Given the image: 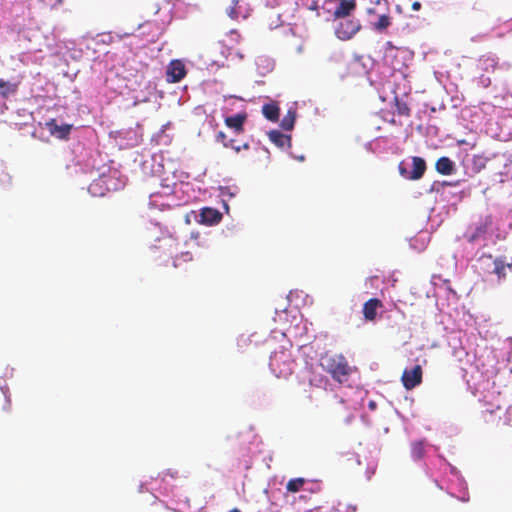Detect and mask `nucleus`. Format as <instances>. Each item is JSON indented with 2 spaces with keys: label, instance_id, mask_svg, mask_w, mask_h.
<instances>
[{
  "label": "nucleus",
  "instance_id": "24",
  "mask_svg": "<svg viewBox=\"0 0 512 512\" xmlns=\"http://www.w3.org/2000/svg\"><path fill=\"white\" fill-rule=\"evenodd\" d=\"M295 123V113L289 111L281 120L280 126L284 130H292Z\"/></svg>",
  "mask_w": 512,
  "mask_h": 512
},
{
  "label": "nucleus",
  "instance_id": "12",
  "mask_svg": "<svg viewBox=\"0 0 512 512\" xmlns=\"http://www.w3.org/2000/svg\"><path fill=\"white\" fill-rule=\"evenodd\" d=\"M412 166L410 180H419L423 177L426 171V162L423 158L414 156L412 157Z\"/></svg>",
  "mask_w": 512,
  "mask_h": 512
},
{
  "label": "nucleus",
  "instance_id": "29",
  "mask_svg": "<svg viewBox=\"0 0 512 512\" xmlns=\"http://www.w3.org/2000/svg\"><path fill=\"white\" fill-rule=\"evenodd\" d=\"M412 9H413L414 11H418V10H420V9H421V3H420V2H418V1L413 2V3H412Z\"/></svg>",
  "mask_w": 512,
  "mask_h": 512
},
{
  "label": "nucleus",
  "instance_id": "17",
  "mask_svg": "<svg viewBox=\"0 0 512 512\" xmlns=\"http://www.w3.org/2000/svg\"><path fill=\"white\" fill-rule=\"evenodd\" d=\"M512 263L505 262L504 258H496L493 274L497 275L498 279L506 277V270L511 269Z\"/></svg>",
  "mask_w": 512,
  "mask_h": 512
},
{
  "label": "nucleus",
  "instance_id": "27",
  "mask_svg": "<svg viewBox=\"0 0 512 512\" xmlns=\"http://www.w3.org/2000/svg\"><path fill=\"white\" fill-rule=\"evenodd\" d=\"M238 4V1H235L234 2V5L232 7H230L227 11L228 15L232 18V19H238L239 17V13L237 12L236 10V5Z\"/></svg>",
  "mask_w": 512,
  "mask_h": 512
},
{
  "label": "nucleus",
  "instance_id": "5",
  "mask_svg": "<svg viewBox=\"0 0 512 512\" xmlns=\"http://www.w3.org/2000/svg\"><path fill=\"white\" fill-rule=\"evenodd\" d=\"M215 140L216 142L221 143L223 147L230 148L236 153H239L241 150H248L250 148V145L247 141L240 142L236 138H229L223 131H219L216 134Z\"/></svg>",
  "mask_w": 512,
  "mask_h": 512
},
{
  "label": "nucleus",
  "instance_id": "14",
  "mask_svg": "<svg viewBox=\"0 0 512 512\" xmlns=\"http://www.w3.org/2000/svg\"><path fill=\"white\" fill-rule=\"evenodd\" d=\"M268 135L271 142L280 148L291 146V137L289 135H285L278 130H272Z\"/></svg>",
  "mask_w": 512,
  "mask_h": 512
},
{
  "label": "nucleus",
  "instance_id": "18",
  "mask_svg": "<svg viewBox=\"0 0 512 512\" xmlns=\"http://www.w3.org/2000/svg\"><path fill=\"white\" fill-rule=\"evenodd\" d=\"M497 59L494 56H482L479 59L480 68L484 71H494L497 67Z\"/></svg>",
  "mask_w": 512,
  "mask_h": 512
},
{
  "label": "nucleus",
  "instance_id": "1",
  "mask_svg": "<svg viewBox=\"0 0 512 512\" xmlns=\"http://www.w3.org/2000/svg\"><path fill=\"white\" fill-rule=\"evenodd\" d=\"M320 365L333 380L340 384L347 382L352 374V367L342 354L326 353L321 357Z\"/></svg>",
  "mask_w": 512,
  "mask_h": 512
},
{
  "label": "nucleus",
  "instance_id": "15",
  "mask_svg": "<svg viewBox=\"0 0 512 512\" xmlns=\"http://www.w3.org/2000/svg\"><path fill=\"white\" fill-rule=\"evenodd\" d=\"M19 83L10 82L4 79H0V96L2 98H8L14 95L18 91Z\"/></svg>",
  "mask_w": 512,
  "mask_h": 512
},
{
  "label": "nucleus",
  "instance_id": "21",
  "mask_svg": "<svg viewBox=\"0 0 512 512\" xmlns=\"http://www.w3.org/2000/svg\"><path fill=\"white\" fill-rule=\"evenodd\" d=\"M501 410V406L497 404L495 407H486L482 412V418L485 422H495L496 414Z\"/></svg>",
  "mask_w": 512,
  "mask_h": 512
},
{
  "label": "nucleus",
  "instance_id": "2",
  "mask_svg": "<svg viewBox=\"0 0 512 512\" xmlns=\"http://www.w3.org/2000/svg\"><path fill=\"white\" fill-rule=\"evenodd\" d=\"M361 28L360 21L358 19H347L343 18L335 29L336 36L341 40L351 39Z\"/></svg>",
  "mask_w": 512,
  "mask_h": 512
},
{
  "label": "nucleus",
  "instance_id": "30",
  "mask_svg": "<svg viewBox=\"0 0 512 512\" xmlns=\"http://www.w3.org/2000/svg\"><path fill=\"white\" fill-rule=\"evenodd\" d=\"M305 512H320V508L316 507V508H313V509L306 510Z\"/></svg>",
  "mask_w": 512,
  "mask_h": 512
},
{
  "label": "nucleus",
  "instance_id": "33",
  "mask_svg": "<svg viewBox=\"0 0 512 512\" xmlns=\"http://www.w3.org/2000/svg\"><path fill=\"white\" fill-rule=\"evenodd\" d=\"M229 512H241V510H240V509H238V508H233V509H232V510H230Z\"/></svg>",
  "mask_w": 512,
  "mask_h": 512
},
{
  "label": "nucleus",
  "instance_id": "32",
  "mask_svg": "<svg viewBox=\"0 0 512 512\" xmlns=\"http://www.w3.org/2000/svg\"><path fill=\"white\" fill-rule=\"evenodd\" d=\"M461 501H463V502H467V501H469V497H464V496H463V497L461 498Z\"/></svg>",
  "mask_w": 512,
  "mask_h": 512
},
{
  "label": "nucleus",
  "instance_id": "8",
  "mask_svg": "<svg viewBox=\"0 0 512 512\" xmlns=\"http://www.w3.org/2000/svg\"><path fill=\"white\" fill-rule=\"evenodd\" d=\"M47 127L52 135L60 139H67L72 130L71 124L58 125L55 119H51L47 122Z\"/></svg>",
  "mask_w": 512,
  "mask_h": 512
},
{
  "label": "nucleus",
  "instance_id": "16",
  "mask_svg": "<svg viewBox=\"0 0 512 512\" xmlns=\"http://www.w3.org/2000/svg\"><path fill=\"white\" fill-rule=\"evenodd\" d=\"M280 109L276 103H267L262 107V113L270 121L276 122L279 118Z\"/></svg>",
  "mask_w": 512,
  "mask_h": 512
},
{
  "label": "nucleus",
  "instance_id": "3",
  "mask_svg": "<svg viewBox=\"0 0 512 512\" xmlns=\"http://www.w3.org/2000/svg\"><path fill=\"white\" fill-rule=\"evenodd\" d=\"M423 370L421 365H415L412 369H405L401 376V382L406 390H412L422 383Z\"/></svg>",
  "mask_w": 512,
  "mask_h": 512
},
{
  "label": "nucleus",
  "instance_id": "19",
  "mask_svg": "<svg viewBox=\"0 0 512 512\" xmlns=\"http://www.w3.org/2000/svg\"><path fill=\"white\" fill-rule=\"evenodd\" d=\"M425 455L424 441H415L411 444V456L414 460H420Z\"/></svg>",
  "mask_w": 512,
  "mask_h": 512
},
{
  "label": "nucleus",
  "instance_id": "22",
  "mask_svg": "<svg viewBox=\"0 0 512 512\" xmlns=\"http://www.w3.org/2000/svg\"><path fill=\"white\" fill-rule=\"evenodd\" d=\"M396 112L400 116L409 117L411 110L406 102L401 101L397 96L394 98Z\"/></svg>",
  "mask_w": 512,
  "mask_h": 512
},
{
  "label": "nucleus",
  "instance_id": "23",
  "mask_svg": "<svg viewBox=\"0 0 512 512\" xmlns=\"http://www.w3.org/2000/svg\"><path fill=\"white\" fill-rule=\"evenodd\" d=\"M391 25V17L389 15L383 14L379 16L378 21L374 23L373 27L377 31H384Z\"/></svg>",
  "mask_w": 512,
  "mask_h": 512
},
{
  "label": "nucleus",
  "instance_id": "20",
  "mask_svg": "<svg viewBox=\"0 0 512 512\" xmlns=\"http://www.w3.org/2000/svg\"><path fill=\"white\" fill-rule=\"evenodd\" d=\"M306 483V479L299 477V478H293L290 479L286 485V489L288 492L296 493L300 491L304 484Z\"/></svg>",
  "mask_w": 512,
  "mask_h": 512
},
{
  "label": "nucleus",
  "instance_id": "7",
  "mask_svg": "<svg viewBox=\"0 0 512 512\" xmlns=\"http://www.w3.org/2000/svg\"><path fill=\"white\" fill-rule=\"evenodd\" d=\"M383 307V303L378 298H371L363 305V315L365 320L374 321L377 316V310Z\"/></svg>",
  "mask_w": 512,
  "mask_h": 512
},
{
  "label": "nucleus",
  "instance_id": "31",
  "mask_svg": "<svg viewBox=\"0 0 512 512\" xmlns=\"http://www.w3.org/2000/svg\"><path fill=\"white\" fill-rule=\"evenodd\" d=\"M507 413L508 415L511 417L512 416V405L509 406L508 410H507Z\"/></svg>",
  "mask_w": 512,
  "mask_h": 512
},
{
  "label": "nucleus",
  "instance_id": "9",
  "mask_svg": "<svg viewBox=\"0 0 512 512\" xmlns=\"http://www.w3.org/2000/svg\"><path fill=\"white\" fill-rule=\"evenodd\" d=\"M247 119L245 113H239L233 116L225 118V125L234 130L236 134H240L244 131V123Z\"/></svg>",
  "mask_w": 512,
  "mask_h": 512
},
{
  "label": "nucleus",
  "instance_id": "13",
  "mask_svg": "<svg viewBox=\"0 0 512 512\" xmlns=\"http://www.w3.org/2000/svg\"><path fill=\"white\" fill-rule=\"evenodd\" d=\"M435 169L442 175H451L455 171V165L450 158L443 156L436 161Z\"/></svg>",
  "mask_w": 512,
  "mask_h": 512
},
{
  "label": "nucleus",
  "instance_id": "28",
  "mask_svg": "<svg viewBox=\"0 0 512 512\" xmlns=\"http://www.w3.org/2000/svg\"><path fill=\"white\" fill-rule=\"evenodd\" d=\"M160 245L157 247V248H171L174 244V241L171 239V238H166V239H163L162 241H160Z\"/></svg>",
  "mask_w": 512,
  "mask_h": 512
},
{
  "label": "nucleus",
  "instance_id": "26",
  "mask_svg": "<svg viewBox=\"0 0 512 512\" xmlns=\"http://www.w3.org/2000/svg\"><path fill=\"white\" fill-rule=\"evenodd\" d=\"M398 170H399V173L400 175L407 179V180H410V176H411V171H409L405 165V162L404 161H401L398 165Z\"/></svg>",
  "mask_w": 512,
  "mask_h": 512
},
{
  "label": "nucleus",
  "instance_id": "10",
  "mask_svg": "<svg viewBox=\"0 0 512 512\" xmlns=\"http://www.w3.org/2000/svg\"><path fill=\"white\" fill-rule=\"evenodd\" d=\"M200 218L201 223L213 225L220 222L222 215L217 209L205 207L201 210Z\"/></svg>",
  "mask_w": 512,
  "mask_h": 512
},
{
  "label": "nucleus",
  "instance_id": "25",
  "mask_svg": "<svg viewBox=\"0 0 512 512\" xmlns=\"http://www.w3.org/2000/svg\"><path fill=\"white\" fill-rule=\"evenodd\" d=\"M487 227L486 225H480L476 227L475 232L470 236L469 241L473 242L480 236L486 233Z\"/></svg>",
  "mask_w": 512,
  "mask_h": 512
},
{
  "label": "nucleus",
  "instance_id": "6",
  "mask_svg": "<svg viewBox=\"0 0 512 512\" xmlns=\"http://www.w3.org/2000/svg\"><path fill=\"white\" fill-rule=\"evenodd\" d=\"M356 9V0H337V6L334 9L335 19L346 18Z\"/></svg>",
  "mask_w": 512,
  "mask_h": 512
},
{
  "label": "nucleus",
  "instance_id": "4",
  "mask_svg": "<svg viewBox=\"0 0 512 512\" xmlns=\"http://www.w3.org/2000/svg\"><path fill=\"white\" fill-rule=\"evenodd\" d=\"M186 74V67L182 60H172L167 66L166 79L169 83H177L181 81Z\"/></svg>",
  "mask_w": 512,
  "mask_h": 512
},
{
  "label": "nucleus",
  "instance_id": "11",
  "mask_svg": "<svg viewBox=\"0 0 512 512\" xmlns=\"http://www.w3.org/2000/svg\"><path fill=\"white\" fill-rule=\"evenodd\" d=\"M496 258H493L492 255H482L477 260V268L480 273L483 275H491L493 274L494 265Z\"/></svg>",
  "mask_w": 512,
  "mask_h": 512
}]
</instances>
